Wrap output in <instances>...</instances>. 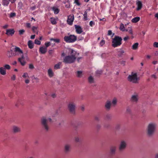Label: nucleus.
<instances>
[{"label":"nucleus","mask_w":158,"mask_h":158,"mask_svg":"<svg viewBox=\"0 0 158 158\" xmlns=\"http://www.w3.org/2000/svg\"><path fill=\"white\" fill-rule=\"evenodd\" d=\"M6 55L9 58L21 56L20 57L18 58L19 62L23 66H24L26 63V62L24 60V57L23 51L18 47L12 46L10 49L7 51Z\"/></svg>","instance_id":"1"},{"label":"nucleus","mask_w":158,"mask_h":158,"mask_svg":"<svg viewBox=\"0 0 158 158\" xmlns=\"http://www.w3.org/2000/svg\"><path fill=\"white\" fill-rule=\"evenodd\" d=\"M52 119L50 118L43 117L42 118L41 123L43 129L46 132L49 131V127L48 125L49 122H51Z\"/></svg>","instance_id":"2"},{"label":"nucleus","mask_w":158,"mask_h":158,"mask_svg":"<svg viewBox=\"0 0 158 158\" xmlns=\"http://www.w3.org/2000/svg\"><path fill=\"white\" fill-rule=\"evenodd\" d=\"M129 81L134 84H138L140 80V78L138 77L137 73L132 72L130 75L127 77Z\"/></svg>","instance_id":"3"},{"label":"nucleus","mask_w":158,"mask_h":158,"mask_svg":"<svg viewBox=\"0 0 158 158\" xmlns=\"http://www.w3.org/2000/svg\"><path fill=\"white\" fill-rule=\"evenodd\" d=\"M122 38L118 36H115L112 39V46L116 48L120 46L122 44Z\"/></svg>","instance_id":"4"},{"label":"nucleus","mask_w":158,"mask_h":158,"mask_svg":"<svg viewBox=\"0 0 158 158\" xmlns=\"http://www.w3.org/2000/svg\"><path fill=\"white\" fill-rule=\"evenodd\" d=\"M156 127L155 123H149L148 127L147 132L149 136L152 135L154 133Z\"/></svg>","instance_id":"5"},{"label":"nucleus","mask_w":158,"mask_h":158,"mask_svg":"<svg viewBox=\"0 0 158 158\" xmlns=\"http://www.w3.org/2000/svg\"><path fill=\"white\" fill-rule=\"evenodd\" d=\"M76 59V57L74 55H68L65 56L63 61L65 64H72L74 63Z\"/></svg>","instance_id":"6"},{"label":"nucleus","mask_w":158,"mask_h":158,"mask_svg":"<svg viewBox=\"0 0 158 158\" xmlns=\"http://www.w3.org/2000/svg\"><path fill=\"white\" fill-rule=\"evenodd\" d=\"M64 40L67 43H73L77 40V37L73 35L66 36L64 37Z\"/></svg>","instance_id":"7"},{"label":"nucleus","mask_w":158,"mask_h":158,"mask_svg":"<svg viewBox=\"0 0 158 158\" xmlns=\"http://www.w3.org/2000/svg\"><path fill=\"white\" fill-rule=\"evenodd\" d=\"M76 105L73 102H70L68 105V108L70 112L73 114L75 113Z\"/></svg>","instance_id":"8"},{"label":"nucleus","mask_w":158,"mask_h":158,"mask_svg":"<svg viewBox=\"0 0 158 158\" xmlns=\"http://www.w3.org/2000/svg\"><path fill=\"white\" fill-rule=\"evenodd\" d=\"M74 20V15L73 14H70L68 16V19L67 22V23L70 25H72Z\"/></svg>","instance_id":"9"},{"label":"nucleus","mask_w":158,"mask_h":158,"mask_svg":"<svg viewBox=\"0 0 158 158\" xmlns=\"http://www.w3.org/2000/svg\"><path fill=\"white\" fill-rule=\"evenodd\" d=\"M126 146L127 144L126 142L124 141H121L119 147V151L122 152L125 149Z\"/></svg>","instance_id":"10"},{"label":"nucleus","mask_w":158,"mask_h":158,"mask_svg":"<svg viewBox=\"0 0 158 158\" xmlns=\"http://www.w3.org/2000/svg\"><path fill=\"white\" fill-rule=\"evenodd\" d=\"M15 31L13 29H9L6 30V34L8 36H12L14 34Z\"/></svg>","instance_id":"11"},{"label":"nucleus","mask_w":158,"mask_h":158,"mask_svg":"<svg viewBox=\"0 0 158 158\" xmlns=\"http://www.w3.org/2000/svg\"><path fill=\"white\" fill-rule=\"evenodd\" d=\"M74 26L77 33L80 34L83 32L82 28L81 26L77 25H75Z\"/></svg>","instance_id":"12"},{"label":"nucleus","mask_w":158,"mask_h":158,"mask_svg":"<svg viewBox=\"0 0 158 158\" xmlns=\"http://www.w3.org/2000/svg\"><path fill=\"white\" fill-rule=\"evenodd\" d=\"M138 100V96L137 94L133 95L131 96V101L132 102H136Z\"/></svg>","instance_id":"13"},{"label":"nucleus","mask_w":158,"mask_h":158,"mask_svg":"<svg viewBox=\"0 0 158 158\" xmlns=\"http://www.w3.org/2000/svg\"><path fill=\"white\" fill-rule=\"evenodd\" d=\"M111 105V102L108 100L106 102L105 106L106 109L107 110H109L110 109Z\"/></svg>","instance_id":"14"},{"label":"nucleus","mask_w":158,"mask_h":158,"mask_svg":"<svg viewBox=\"0 0 158 158\" xmlns=\"http://www.w3.org/2000/svg\"><path fill=\"white\" fill-rule=\"evenodd\" d=\"M116 151V147L115 146H112L110 149V154L111 156L115 155Z\"/></svg>","instance_id":"15"},{"label":"nucleus","mask_w":158,"mask_h":158,"mask_svg":"<svg viewBox=\"0 0 158 158\" xmlns=\"http://www.w3.org/2000/svg\"><path fill=\"white\" fill-rule=\"evenodd\" d=\"M47 48L43 47H40L39 49V52L42 54H45L47 52Z\"/></svg>","instance_id":"16"},{"label":"nucleus","mask_w":158,"mask_h":158,"mask_svg":"<svg viewBox=\"0 0 158 158\" xmlns=\"http://www.w3.org/2000/svg\"><path fill=\"white\" fill-rule=\"evenodd\" d=\"M136 4L137 5L136 10H140L142 8V2L140 1H137L136 2Z\"/></svg>","instance_id":"17"},{"label":"nucleus","mask_w":158,"mask_h":158,"mask_svg":"<svg viewBox=\"0 0 158 158\" xmlns=\"http://www.w3.org/2000/svg\"><path fill=\"white\" fill-rule=\"evenodd\" d=\"M13 131L15 133H19L20 132L21 129L19 127L14 126L13 127Z\"/></svg>","instance_id":"18"},{"label":"nucleus","mask_w":158,"mask_h":158,"mask_svg":"<svg viewBox=\"0 0 158 158\" xmlns=\"http://www.w3.org/2000/svg\"><path fill=\"white\" fill-rule=\"evenodd\" d=\"M48 74L50 77H52L54 76V73L51 69H49L48 70Z\"/></svg>","instance_id":"19"},{"label":"nucleus","mask_w":158,"mask_h":158,"mask_svg":"<svg viewBox=\"0 0 158 158\" xmlns=\"http://www.w3.org/2000/svg\"><path fill=\"white\" fill-rule=\"evenodd\" d=\"M0 73L3 75H5L6 74L5 69L3 67H1L0 68Z\"/></svg>","instance_id":"20"},{"label":"nucleus","mask_w":158,"mask_h":158,"mask_svg":"<svg viewBox=\"0 0 158 158\" xmlns=\"http://www.w3.org/2000/svg\"><path fill=\"white\" fill-rule=\"evenodd\" d=\"M9 0H2V4L4 6H7L9 4Z\"/></svg>","instance_id":"21"},{"label":"nucleus","mask_w":158,"mask_h":158,"mask_svg":"<svg viewBox=\"0 0 158 158\" xmlns=\"http://www.w3.org/2000/svg\"><path fill=\"white\" fill-rule=\"evenodd\" d=\"M62 64V62H59L57 64L55 65L54 66V69H60V66Z\"/></svg>","instance_id":"22"},{"label":"nucleus","mask_w":158,"mask_h":158,"mask_svg":"<svg viewBox=\"0 0 158 158\" xmlns=\"http://www.w3.org/2000/svg\"><path fill=\"white\" fill-rule=\"evenodd\" d=\"M28 45L29 48L30 49H32L34 47L33 44L31 40H29L28 42Z\"/></svg>","instance_id":"23"},{"label":"nucleus","mask_w":158,"mask_h":158,"mask_svg":"<svg viewBox=\"0 0 158 158\" xmlns=\"http://www.w3.org/2000/svg\"><path fill=\"white\" fill-rule=\"evenodd\" d=\"M70 149V146L69 144H66L64 147V151L66 152H69Z\"/></svg>","instance_id":"24"},{"label":"nucleus","mask_w":158,"mask_h":158,"mask_svg":"<svg viewBox=\"0 0 158 158\" xmlns=\"http://www.w3.org/2000/svg\"><path fill=\"white\" fill-rule=\"evenodd\" d=\"M140 19V18L139 17H135L134 18H133L132 20L131 21L133 23H136L138 22L139 21Z\"/></svg>","instance_id":"25"},{"label":"nucleus","mask_w":158,"mask_h":158,"mask_svg":"<svg viewBox=\"0 0 158 158\" xmlns=\"http://www.w3.org/2000/svg\"><path fill=\"white\" fill-rule=\"evenodd\" d=\"M52 10L54 12L55 14H57L59 12V9L55 7H53L52 8Z\"/></svg>","instance_id":"26"},{"label":"nucleus","mask_w":158,"mask_h":158,"mask_svg":"<svg viewBox=\"0 0 158 158\" xmlns=\"http://www.w3.org/2000/svg\"><path fill=\"white\" fill-rule=\"evenodd\" d=\"M69 52L70 54V56L74 55L75 56H76V52L75 51H74L73 49H70L69 51Z\"/></svg>","instance_id":"27"},{"label":"nucleus","mask_w":158,"mask_h":158,"mask_svg":"<svg viewBox=\"0 0 158 158\" xmlns=\"http://www.w3.org/2000/svg\"><path fill=\"white\" fill-rule=\"evenodd\" d=\"M139 44L136 43L134 44L132 46V49L133 50H136L138 48Z\"/></svg>","instance_id":"28"},{"label":"nucleus","mask_w":158,"mask_h":158,"mask_svg":"<svg viewBox=\"0 0 158 158\" xmlns=\"http://www.w3.org/2000/svg\"><path fill=\"white\" fill-rule=\"evenodd\" d=\"M83 16H84V19L85 21H86L88 19V18L87 16V12L85 11H84V14L83 15Z\"/></svg>","instance_id":"29"},{"label":"nucleus","mask_w":158,"mask_h":158,"mask_svg":"<svg viewBox=\"0 0 158 158\" xmlns=\"http://www.w3.org/2000/svg\"><path fill=\"white\" fill-rule=\"evenodd\" d=\"M82 75V72L81 71H78L77 72V76L78 77H81Z\"/></svg>","instance_id":"30"},{"label":"nucleus","mask_w":158,"mask_h":158,"mask_svg":"<svg viewBox=\"0 0 158 158\" xmlns=\"http://www.w3.org/2000/svg\"><path fill=\"white\" fill-rule=\"evenodd\" d=\"M109 54L108 53H103L101 55V57L102 58H106L108 57Z\"/></svg>","instance_id":"31"},{"label":"nucleus","mask_w":158,"mask_h":158,"mask_svg":"<svg viewBox=\"0 0 158 158\" xmlns=\"http://www.w3.org/2000/svg\"><path fill=\"white\" fill-rule=\"evenodd\" d=\"M88 81L90 83H94V80L93 78L91 77L90 76L88 78Z\"/></svg>","instance_id":"32"},{"label":"nucleus","mask_w":158,"mask_h":158,"mask_svg":"<svg viewBox=\"0 0 158 158\" xmlns=\"http://www.w3.org/2000/svg\"><path fill=\"white\" fill-rule=\"evenodd\" d=\"M23 102H22V101L21 100H19L17 103L15 104V106L16 107H18L19 106V104L23 105Z\"/></svg>","instance_id":"33"},{"label":"nucleus","mask_w":158,"mask_h":158,"mask_svg":"<svg viewBox=\"0 0 158 158\" xmlns=\"http://www.w3.org/2000/svg\"><path fill=\"white\" fill-rule=\"evenodd\" d=\"M117 103V100L116 98H114L112 100V106H114Z\"/></svg>","instance_id":"34"},{"label":"nucleus","mask_w":158,"mask_h":158,"mask_svg":"<svg viewBox=\"0 0 158 158\" xmlns=\"http://www.w3.org/2000/svg\"><path fill=\"white\" fill-rule=\"evenodd\" d=\"M50 21L51 23L53 25L56 24V23L55 19L52 18H51L50 19Z\"/></svg>","instance_id":"35"},{"label":"nucleus","mask_w":158,"mask_h":158,"mask_svg":"<svg viewBox=\"0 0 158 158\" xmlns=\"http://www.w3.org/2000/svg\"><path fill=\"white\" fill-rule=\"evenodd\" d=\"M50 40L51 41H53L56 43H58L60 42V40L59 39H53L52 38H51L50 39Z\"/></svg>","instance_id":"36"},{"label":"nucleus","mask_w":158,"mask_h":158,"mask_svg":"<svg viewBox=\"0 0 158 158\" xmlns=\"http://www.w3.org/2000/svg\"><path fill=\"white\" fill-rule=\"evenodd\" d=\"M119 29L121 31H125V27L124 24L123 23H121L120 24Z\"/></svg>","instance_id":"37"},{"label":"nucleus","mask_w":158,"mask_h":158,"mask_svg":"<svg viewBox=\"0 0 158 158\" xmlns=\"http://www.w3.org/2000/svg\"><path fill=\"white\" fill-rule=\"evenodd\" d=\"M119 54L118 56H121L124 53V52L123 50L122 49H120L118 51Z\"/></svg>","instance_id":"38"},{"label":"nucleus","mask_w":158,"mask_h":158,"mask_svg":"<svg viewBox=\"0 0 158 158\" xmlns=\"http://www.w3.org/2000/svg\"><path fill=\"white\" fill-rule=\"evenodd\" d=\"M4 68L5 69H7V70L10 69L11 68L10 66L8 64H5L4 65Z\"/></svg>","instance_id":"39"},{"label":"nucleus","mask_w":158,"mask_h":158,"mask_svg":"<svg viewBox=\"0 0 158 158\" xmlns=\"http://www.w3.org/2000/svg\"><path fill=\"white\" fill-rule=\"evenodd\" d=\"M111 118V116L110 115L108 114L106 116L105 119L106 120H109Z\"/></svg>","instance_id":"40"},{"label":"nucleus","mask_w":158,"mask_h":158,"mask_svg":"<svg viewBox=\"0 0 158 158\" xmlns=\"http://www.w3.org/2000/svg\"><path fill=\"white\" fill-rule=\"evenodd\" d=\"M102 73V71L101 70H97L96 72V74L97 76H99Z\"/></svg>","instance_id":"41"},{"label":"nucleus","mask_w":158,"mask_h":158,"mask_svg":"<svg viewBox=\"0 0 158 158\" xmlns=\"http://www.w3.org/2000/svg\"><path fill=\"white\" fill-rule=\"evenodd\" d=\"M16 15V14L15 12H11L10 13V18H13L15 17Z\"/></svg>","instance_id":"42"},{"label":"nucleus","mask_w":158,"mask_h":158,"mask_svg":"<svg viewBox=\"0 0 158 158\" xmlns=\"http://www.w3.org/2000/svg\"><path fill=\"white\" fill-rule=\"evenodd\" d=\"M22 77L24 78H26L27 77L29 78L28 73H24L22 75Z\"/></svg>","instance_id":"43"},{"label":"nucleus","mask_w":158,"mask_h":158,"mask_svg":"<svg viewBox=\"0 0 158 158\" xmlns=\"http://www.w3.org/2000/svg\"><path fill=\"white\" fill-rule=\"evenodd\" d=\"M35 43L37 45H40L41 42L37 39H36L35 40Z\"/></svg>","instance_id":"44"},{"label":"nucleus","mask_w":158,"mask_h":158,"mask_svg":"<svg viewBox=\"0 0 158 158\" xmlns=\"http://www.w3.org/2000/svg\"><path fill=\"white\" fill-rule=\"evenodd\" d=\"M95 25V23L93 21H90L89 23V25L91 27H93Z\"/></svg>","instance_id":"45"},{"label":"nucleus","mask_w":158,"mask_h":158,"mask_svg":"<svg viewBox=\"0 0 158 158\" xmlns=\"http://www.w3.org/2000/svg\"><path fill=\"white\" fill-rule=\"evenodd\" d=\"M51 44V43L50 42H45V47L47 48L49 46H50Z\"/></svg>","instance_id":"46"},{"label":"nucleus","mask_w":158,"mask_h":158,"mask_svg":"<svg viewBox=\"0 0 158 158\" xmlns=\"http://www.w3.org/2000/svg\"><path fill=\"white\" fill-rule=\"evenodd\" d=\"M105 43V41L104 40H102L100 43V45L101 46H102Z\"/></svg>","instance_id":"47"},{"label":"nucleus","mask_w":158,"mask_h":158,"mask_svg":"<svg viewBox=\"0 0 158 158\" xmlns=\"http://www.w3.org/2000/svg\"><path fill=\"white\" fill-rule=\"evenodd\" d=\"M24 32L25 31L23 29L20 30L19 31V33L20 35L23 34Z\"/></svg>","instance_id":"48"},{"label":"nucleus","mask_w":158,"mask_h":158,"mask_svg":"<svg viewBox=\"0 0 158 158\" xmlns=\"http://www.w3.org/2000/svg\"><path fill=\"white\" fill-rule=\"evenodd\" d=\"M127 31H128L129 34H132V31L131 28H130L129 29H128L127 30Z\"/></svg>","instance_id":"49"},{"label":"nucleus","mask_w":158,"mask_h":158,"mask_svg":"<svg viewBox=\"0 0 158 158\" xmlns=\"http://www.w3.org/2000/svg\"><path fill=\"white\" fill-rule=\"evenodd\" d=\"M126 112L127 113L130 114L131 112V110L130 108L128 107L127 109Z\"/></svg>","instance_id":"50"},{"label":"nucleus","mask_w":158,"mask_h":158,"mask_svg":"<svg viewBox=\"0 0 158 158\" xmlns=\"http://www.w3.org/2000/svg\"><path fill=\"white\" fill-rule=\"evenodd\" d=\"M154 47L156 48H158V43L157 42H155L153 43Z\"/></svg>","instance_id":"51"},{"label":"nucleus","mask_w":158,"mask_h":158,"mask_svg":"<svg viewBox=\"0 0 158 158\" xmlns=\"http://www.w3.org/2000/svg\"><path fill=\"white\" fill-rule=\"evenodd\" d=\"M16 79V76L15 75H13L11 77V79L12 80L14 81Z\"/></svg>","instance_id":"52"},{"label":"nucleus","mask_w":158,"mask_h":158,"mask_svg":"<svg viewBox=\"0 0 158 158\" xmlns=\"http://www.w3.org/2000/svg\"><path fill=\"white\" fill-rule=\"evenodd\" d=\"M29 68L31 69H33L34 68V67L33 64H30L29 65Z\"/></svg>","instance_id":"53"},{"label":"nucleus","mask_w":158,"mask_h":158,"mask_svg":"<svg viewBox=\"0 0 158 158\" xmlns=\"http://www.w3.org/2000/svg\"><path fill=\"white\" fill-rule=\"evenodd\" d=\"M48 53L50 55L52 56L53 53V50H50L48 51Z\"/></svg>","instance_id":"54"},{"label":"nucleus","mask_w":158,"mask_h":158,"mask_svg":"<svg viewBox=\"0 0 158 158\" xmlns=\"http://www.w3.org/2000/svg\"><path fill=\"white\" fill-rule=\"evenodd\" d=\"M74 2L78 6H80V3L79 2L78 0H75Z\"/></svg>","instance_id":"55"},{"label":"nucleus","mask_w":158,"mask_h":158,"mask_svg":"<svg viewBox=\"0 0 158 158\" xmlns=\"http://www.w3.org/2000/svg\"><path fill=\"white\" fill-rule=\"evenodd\" d=\"M112 33L111 31L109 30L108 31V35H110Z\"/></svg>","instance_id":"56"},{"label":"nucleus","mask_w":158,"mask_h":158,"mask_svg":"<svg viewBox=\"0 0 158 158\" xmlns=\"http://www.w3.org/2000/svg\"><path fill=\"white\" fill-rule=\"evenodd\" d=\"M152 78H154L155 79H156L157 78V77L155 74H152L151 76Z\"/></svg>","instance_id":"57"},{"label":"nucleus","mask_w":158,"mask_h":158,"mask_svg":"<svg viewBox=\"0 0 158 158\" xmlns=\"http://www.w3.org/2000/svg\"><path fill=\"white\" fill-rule=\"evenodd\" d=\"M126 61H125L123 60L121 62V64L123 65V66H124L125 64Z\"/></svg>","instance_id":"58"},{"label":"nucleus","mask_w":158,"mask_h":158,"mask_svg":"<svg viewBox=\"0 0 158 158\" xmlns=\"http://www.w3.org/2000/svg\"><path fill=\"white\" fill-rule=\"evenodd\" d=\"M75 140L76 142H80V139L78 137H76Z\"/></svg>","instance_id":"59"},{"label":"nucleus","mask_w":158,"mask_h":158,"mask_svg":"<svg viewBox=\"0 0 158 158\" xmlns=\"http://www.w3.org/2000/svg\"><path fill=\"white\" fill-rule=\"evenodd\" d=\"M99 117L98 116H96L95 117V119L97 121H98L99 120Z\"/></svg>","instance_id":"60"},{"label":"nucleus","mask_w":158,"mask_h":158,"mask_svg":"<svg viewBox=\"0 0 158 158\" xmlns=\"http://www.w3.org/2000/svg\"><path fill=\"white\" fill-rule=\"evenodd\" d=\"M25 82L26 83L28 84L30 82V80L28 79H27L25 80Z\"/></svg>","instance_id":"61"},{"label":"nucleus","mask_w":158,"mask_h":158,"mask_svg":"<svg viewBox=\"0 0 158 158\" xmlns=\"http://www.w3.org/2000/svg\"><path fill=\"white\" fill-rule=\"evenodd\" d=\"M36 8V6H32L31 7L30 9L32 10H35Z\"/></svg>","instance_id":"62"},{"label":"nucleus","mask_w":158,"mask_h":158,"mask_svg":"<svg viewBox=\"0 0 158 158\" xmlns=\"http://www.w3.org/2000/svg\"><path fill=\"white\" fill-rule=\"evenodd\" d=\"M51 97L53 98H54L56 97V95L55 94H53L51 95Z\"/></svg>","instance_id":"63"},{"label":"nucleus","mask_w":158,"mask_h":158,"mask_svg":"<svg viewBox=\"0 0 158 158\" xmlns=\"http://www.w3.org/2000/svg\"><path fill=\"white\" fill-rule=\"evenodd\" d=\"M8 25L7 24L5 25L3 27V28L5 29L7 28L8 27Z\"/></svg>","instance_id":"64"}]
</instances>
